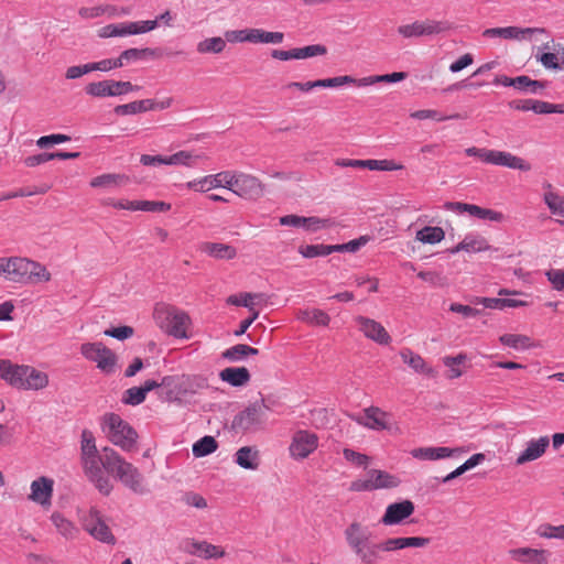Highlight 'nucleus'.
<instances>
[{"instance_id": "nucleus-9", "label": "nucleus", "mask_w": 564, "mask_h": 564, "mask_svg": "<svg viewBox=\"0 0 564 564\" xmlns=\"http://www.w3.org/2000/svg\"><path fill=\"white\" fill-rule=\"evenodd\" d=\"M228 189L246 199H258L263 195L264 185L253 175L230 172Z\"/></svg>"}, {"instance_id": "nucleus-4", "label": "nucleus", "mask_w": 564, "mask_h": 564, "mask_svg": "<svg viewBox=\"0 0 564 564\" xmlns=\"http://www.w3.org/2000/svg\"><path fill=\"white\" fill-rule=\"evenodd\" d=\"M101 430L107 438L122 451H137L138 433L119 414L106 413L101 420Z\"/></svg>"}, {"instance_id": "nucleus-17", "label": "nucleus", "mask_w": 564, "mask_h": 564, "mask_svg": "<svg viewBox=\"0 0 564 564\" xmlns=\"http://www.w3.org/2000/svg\"><path fill=\"white\" fill-rule=\"evenodd\" d=\"M230 185V172L225 171L214 175H207L199 180L189 181L185 184L186 188L195 192L205 193L213 188L225 187L228 189Z\"/></svg>"}, {"instance_id": "nucleus-8", "label": "nucleus", "mask_w": 564, "mask_h": 564, "mask_svg": "<svg viewBox=\"0 0 564 564\" xmlns=\"http://www.w3.org/2000/svg\"><path fill=\"white\" fill-rule=\"evenodd\" d=\"M268 410L270 406L263 399L251 403L234 417L232 429L247 432L261 426L265 421V411Z\"/></svg>"}, {"instance_id": "nucleus-52", "label": "nucleus", "mask_w": 564, "mask_h": 564, "mask_svg": "<svg viewBox=\"0 0 564 564\" xmlns=\"http://www.w3.org/2000/svg\"><path fill=\"white\" fill-rule=\"evenodd\" d=\"M536 533L544 539L564 540V524L552 525L550 523H543L538 528Z\"/></svg>"}, {"instance_id": "nucleus-22", "label": "nucleus", "mask_w": 564, "mask_h": 564, "mask_svg": "<svg viewBox=\"0 0 564 564\" xmlns=\"http://www.w3.org/2000/svg\"><path fill=\"white\" fill-rule=\"evenodd\" d=\"M54 480L42 476L31 482L29 499L41 506L51 505Z\"/></svg>"}, {"instance_id": "nucleus-41", "label": "nucleus", "mask_w": 564, "mask_h": 564, "mask_svg": "<svg viewBox=\"0 0 564 564\" xmlns=\"http://www.w3.org/2000/svg\"><path fill=\"white\" fill-rule=\"evenodd\" d=\"M510 108L520 111H533L539 115H545V110L549 107L546 101L534 100V99H518L509 102Z\"/></svg>"}, {"instance_id": "nucleus-23", "label": "nucleus", "mask_w": 564, "mask_h": 564, "mask_svg": "<svg viewBox=\"0 0 564 564\" xmlns=\"http://www.w3.org/2000/svg\"><path fill=\"white\" fill-rule=\"evenodd\" d=\"M26 366L14 365L9 360H0V377L10 386L24 390Z\"/></svg>"}, {"instance_id": "nucleus-1", "label": "nucleus", "mask_w": 564, "mask_h": 564, "mask_svg": "<svg viewBox=\"0 0 564 564\" xmlns=\"http://www.w3.org/2000/svg\"><path fill=\"white\" fill-rule=\"evenodd\" d=\"M80 438L83 471L101 495L109 496L113 490L109 475L137 495L149 491L143 475L134 465L111 447H104L100 452L97 449L93 432L83 430Z\"/></svg>"}, {"instance_id": "nucleus-20", "label": "nucleus", "mask_w": 564, "mask_h": 564, "mask_svg": "<svg viewBox=\"0 0 564 564\" xmlns=\"http://www.w3.org/2000/svg\"><path fill=\"white\" fill-rule=\"evenodd\" d=\"M170 381L171 377H164L161 383L155 380H147L141 387L129 388L123 393L122 402L129 405H139L145 400L148 392L161 386L169 384Z\"/></svg>"}, {"instance_id": "nucleus-55", "label": "nucleus", "mask_w": 564, "mask_h": 564, "mask_svg": "<svg viewBox=\"0 0 564 564\" xmlns=\"http://www.w3.org/2000/svg\"><path fill=\"white\" fill-rule=\"evenodd\" d=\"M327 53V48L322 44H313L304 47H296L297 59L310 58L314 56L325 55Z\"/></svg>"}, {"instance_id": "nucleus-26", "label": "nucleus", "mask_w": 564, "mask_h": 564, "mask_svg": "<svg viewBox=\"0 0 564 564\" xmlns=\"http://www.w3.org/2000/svg\"><path fill=\"white\" fill-rule=\"evenodd\" d=\"M549 446H550L549 436H541L539 438L530 440L527 443L525 448L517 457L516 464L524 465L529 462H533V460L542 457Z\"/></svg>"}, {"instance_id": "nucleus-62", "label": "nucleus", "mask_w": 564, "mask_h": 564, "mask_svg": "<svg viewBox=\"0 0 564 564\" xmlns=\"http://www.w3.org/2000/svg\"><path fill=\"white\" fill-rule=\"evenodd\" d=\"M343 455L348 462L357 466H367V464L369 463V457L367 455L358 453L350 448H345L343 451Z\"/></svg>"}, {"instance_id": "nucleus-12", "label": "nucleus", "mask_w": 564, "mask_h": 564, "mask_svg": "<svg viewBox=\"0 0 564 564\" xmlns=\"http://www.w3.org/2000/svg\"><path fill=\"white\" fill-rule=\"evenodd\" d=\"M448 29L449 24L447 22L424 20L414 21L411 24L400 25L398 28V33L405 39H410L440 34L442 32L447 31Z\"/></svg>"}, {"instance_id": "nucleus-30", "label": "nucleus", "mask_w": 564, "mask_h": 564, "mask_svg": "<svg viewBox=\"0 0 564 564\" xmlns=\"http://www.w3.org/2000/svg\"><path fill=\"white\" fill-rule=\"evenodd\" d=\"M399 355L402 361L416 373L425 375L430 378H434L436 376L434 368L429 366L421 355L414 352L410 348H402L399 351Z\"/></svg>"}, {"instance_id": "nucleus-33", "label": "nucleus", "mask_w": 564, "mask_h": 564, "mask_svg": "<svg viewBox=\"0 0 564 564\" xmlns=\"http://www.w3.org/2000/svg\"><path fill=\"white\" fill-rule=\"evenodd\" d=\"M200 250L219 260H231L237 256V250L232 246L219 242H204Z\"/></svg>"}, {"instance_id": "nucleus-50", "label": "nucleus", "mask_w": 564, "mask_h": 564, "mask_svg": "<svg viewBox=\"0 0 564 564\" xmlns=\"http://www.w3.org/2000/svg\"><path fill=\"white\" fill-rule=\"evenodd\" d=\"M299 252L304 258L326 257L334 252V245H305L299 247Z\"/></svg>"}, {"instance_id": "nucleus-58", "label": "nucleus", "mask_w": 564, "mask_h": 564, "mask_svg": "<svg viewBox=\"0 0 564 564\" xmlns=\"http://www.w3.org/2000/svg\"><path fill=\"white\" fill-rule=\"evenodd\" d=\"M262 297L261 294L243 293L240 296H230L228 303L237 306H243L253 311V300Z\"/></svg>"}, {"instance_id": "nucleus-37", "label": "nucleus", "mask_w": 564, "mask_h": 564, "mask_svg": "<svg viewBox=\"0 0 564 564\" xmlns=\"http://www.w3.org/2000/svg\"><path fill=\"white\" fill-rule=\"evenodd\" d=\"M25 386L24 390H42L48 384V376L31 366H26L25 369Z\"/></svg>"}, {"instance_id": "nucleus-6", "label": "nucleus", "mask_w": 564, "mask_h": 564, "mask_svg": "<svg viewBox=\"0 0 564 564\" xmlns=\"http://www.w3.org/2000/svg\"><path fill=\"white\" fill-rule=\"evenodd\" d=\"M83 529L95 540L107 545H115L117 539L112 533L106 517L96 507H90L89 510L80 517Z\"/></svg>"}, {"instance_id": "nucleus-13", "label": "nucleus", "mask_w": 564, "mask_h": 564, "mask_svg": "<svg viewBox=\"0 0 564 564\" xmlns=\"http://www.w3.org/2000/svg\"><path fill=\"white\" fill-rule=\"evenodd\" d=\"M158 21H138L124 22L117 24H108L100 29V37L124 36L132 34H141L154 30Z\"/></svg>"}, {"instance_id": "nucleus-51", "label": "nucleus", "mask_w": 564, "mask_h": 564, "mask_svg": "<svg viewBox=\"0 0 564 564\" xmlns=\"http://www.w3.org/2000/svg\"><path fill=\"white\" fill-rule=\"evenodd\" d=\"M104 206H110L116 209H124L130 212L140 210L141 200L115 199L111 197L101 200Z\"/></svg>"}, {"instance_id": "nucleus-14", "label": "nucleus", "mask_w": 564, "mask_h": 564, "mask_svg": "<svg viewBox=\"0 0 564 564\" xmlns=\"http://www.w3.org/2000/svg\"><path fill=\"white\" fill-rule=\"evenodd\" d=\"M318 446V437L315 433L300 430L292 437L289 451L294 459H304Z\"/></svg>"}, {"instance_id": "nucleus-44", "label": "nucleus", "mask_w": 564, "mask_h": 564, "mask_svg": "<svg viewBox=\"0 0 564 564\" xmlns=\"http://www.w3.org/2000/svg\"><path fill=\"white\" fill-rule=\"evenodd\" d=\"M499 340L502 345L516 350H525L532 346L531 338L527 335L505 334Z\"/></svg>"}, {"instance_id": "nucleus-2", "label": "nucleus", "mask_w": 564, "mask_h": 564, "mask_svg": "<svg viewBox=\"0 0 564 564\" xmlns=\"http://www.w3.org/2000/svg\"><path fill=\"white\" fill-rule=\"evenodd\" d=\"M348 546L361 564H378L382 561L381 552H394L405 547H424L430 543L429 538L400 536L389 538L379 543L370 541L371 533L359 522L350 523L344 531Z\"/></svg>"}, {"instance_id": "nucleus-15", "label": "nucleus", "mask_w": 564, "mask_h": 564, "mask_svg": "<svg viewBox=\"0 0 564 564\" xmlns=\"http://www.w3.org/2000/svg\"><path fill=\"white\" fill-rule=\"evenodd\" d=\"M414 510L415 506L409 499L390 503L386 508V511L382 518L380 519V523L387 527L398 525L402 523L405 519L411 517Z\"/></svg>"}, {"instance_id": "nucleus-49", "label": "nucleus", "mask_w": 564, "mask_h": 564, "mask_svg": "<svg viewBox=\"0 0 564 564\" xmlns=\"http://www.w3.org/2000/svg\"><path fill=\"white\" fill-rule=\"evenodd\" d=\"M336 225L333 218H322L317 216L305 217L304 230L311 234L329 229Z\"/></svg>"}, {"instance_id": "nucleus-27", "label": "nucleus", "mask_w": 564, "mask_h": 564, "mask_svg": "<svg viewBox=\"0 0 564 564\" xmlns=\"http://www.w3.org/2000/svg\"><path fill=\"white\" fill-rule=\"evenodd\" d=\"M390 414L382 411L379 408L370 406L365 410L364 415L360 416L357 421L359 424L375 430V431H383L390 430Z\"/></svg>"}, {"instance_id": "nucleus-39", "label": "nucleus", "mask_w": 564, "mask_h": 564, "mask_svg": "<svg viewBox=\"0 0 564 564\" xmlns=\"http://www.w3.org/2000/svg\"><path fill=\"white\" fill-rule=\"evenodd\" d=\"M297 318L304 323L317 326H327L330 322L329 315L319 308L302 310L297 313Z\"/></svg>"}, {"instance_id": "nucleus-38", "label": "nucleus", "mask_w": 564, "mask_h": 564, "mask_svg": "<svg viewBox=\"0 0 564 564\" xmlns=\"http://www.w3.org/2000/svg\"><path fill=\"white\" fill-rule=\"evenodd\" d=\"M129 177L124 174L108 173L94 177L90 181L91 187L111 188L127 184Z\"/></svg>"}, {"instance_id": "nucleus-11", "label": "nucleus", "mask_w": 564, "mask_h": 564, "mask_svg": "<svg viewBox=\"0 0 564 564\" xmlns=\"http://www.w3.org/2000/svg\"><path fill=\"white\" fill-rule=\"evenodd\" d=\"M139 86H134L130 82L105 79L89 83L85 87V93L91 97L105 98L126 95L139 90Z\"/></svg>"}, {"instance_id": "nucleus-45", "label": "nucleus", "mask_w": 564, "mask_h": 564, "mask_svg": "<svg viewBox=\"0 0 564 564\" xmlns=\"http://www.w3.org/2000/svg\"><path fill=\"white\" fill-rule=\"evenodd\" d=\"M200 158L202 155L199 154H194L193 152L183 150L166 156V165H183L193 167L196 165V161Z\"/></svg>"}, {"instance_id": "nucleus-56", "label": "nucleus", "mask_w": 564, "mask_h": 564, "mask_svg": "<svg viewBox=\"0 0 564 564\" xmlns=\"http://www.w3.org/2000/svg\"><path fill=\"white\" fill-rule=\"evenodd\" d=\"M547 281L551 283L552 289L558 292H564V270L550 269L545 272Z\"/></svg>"}, {"instance_id": "nucleus-18", "label": "nucleus", "mask_w": 564, "mask_h": 564, "mask_svg": "<svg viewBox=\"0 0 564 564\" xmlns=\"http://www.w3.org/2000/svg\"><path fill=\"white\" fill-rule=\"evenodd\" d=\"M544 29L540 28H519V26H506V28H491L486 29L482 32L484 37L494 39L501 37L505 40H523L533 33H543Z\"/></svg>"}, {"instance_id": "nucleus-21", "label": "nucleus", "mask_w": 564, "mask_h": 564, "mask_svg": "<svg viewBox=\"0 0 564 564\" xmlns=\"http://www.w3.org/2000/svg\"><path fill=\"white\" fill-rule=\"evenodd\" d=\"M510 556L523 564H549L552 553L544 549L518 547L509 551Z\"/></svg>"}, {"instance_id": "nucleus-43", "label": "nucleus", "mask_w": 564, "mask_h": 564, "mask_svg": "<svg viewBox=\"0 0 564 564\" xmlns=\"http://www.w3.org/2000/svg\"><path fill=\"white\" fill-rule=\"evenodd\" d=\"M445 238V232L441 227L426 226L416 232L415 239L422 243L435 245Z\"/></svg>"}, {"instance_id": "nucleus-31", "label": "nucleus", "mask_w": 564, "mask_h": 564, "mask_svg": "<svg viewBox=\"0 0 564 564\" xmlns=\"http://www.w3.org/2000/svg\"><path fill=\"white\" fill-rule=\"evenodd\" d=\"M221 381L232 387H243L250 381V372L245 367H228L219 372Z\"/></svg>"}, {"instance_id": "nucleus-61", "label": "nucleus", "mask_w": 564, "mask_h": 564, "mask_svg": "<svg viewBox=\"0 0 564 564\" xmlns=\"http://www.w3.org/2000/svg\"><path fill=\"white\" fill-rule=\"evenodd\" d=\"M134 330L131 326H119L108 328L104 332L106 336L113 337L119 340H124L130 338L133 335Z\"/></svg>"}, {"instance_id": "nucleus-28", "label": "nucleus", "mask_w": 564, "mask_h": 564, "mask_svg": "<svg viewBox=\"0 0 564 564\" xmlns=\"http://www.w3.org/2000/svg\"><path fill=\"white\" fill-rule=\"evenodd\" d=\"M488 164L506 166L513 170L530 171L531 165L520 156L510 152L492 150Z\"/></svg>"}, {"instance_id": "nucleus-24", "label": "nucleus", "mask_w": 564, "mask_h": 564, "mask_svg": "<svg viewBox=\"0 0 564 564\" xmlns=\"http://www.w3.org/2000/svg\"><path fill=\"white\" fill-rule=\"evenodd\" d=\"M465 451L460 447H419L411 451L412 457L421 460H438L449 457H455L463 454Z\"/></svg>"}, {"instance_id": "nucleus-10", "label": "nucleus", "mask_w": 564, "mask_h": 564, "mask_svg": "<svg viewBox=\"0 0 564 564\" xmlns=\"http://www.w3.org/2000/svg\"><path fill=\"white\" fill-rule=\"evenodd\" d=\"M82 355L97 364V368L105 373L115 371L117 357L115 352L102 343H85L80 346Z\"/></svg>"}, {"instance_id": "nucleus-48", "label": "nucleus", "mask_w": 564, "mask_h": 564, "mask_svg": "<svg viewBox=\"0 0 564 564\" xmlns=\"http://www.w3.org/2000/svg\"><path fill=\"white\" fill-rule=\"evenodd\" d=\"M217 447V441L213 436L206 435L194 443L192 451L195 457H204L214 453Z\"/></svg>"}, {"instance_id": "nucleus-64", "label": "nucleus", "mask_w": 564, "mask_h": 564, "mask_svg": "<svg viewBox=\"0 0 564 564\" xmlns=\"http://www.w3.org/2000/svg\"><path fill=\"white\" fill-rule=\"evenodd\" d=\"M183 501L191 507H195L197 509H205L207 508V501L206 499L196 492H186L183 497Z\"/></svg>"}, {"instance_id": "nucleus-35", "label": "nucleus", "mask_w": 564, "mask_h": 564, "mask_svg": "<svg viewBox=\"0 0 564 564\" xmlns=\"http://www.w3.org/2000/svg\"><path fill=\"white\" fill-rule=\"evenodd\" d=\"M189 552L191 554L205 560L223 557L225 555V551L220 546L210 544L206 541L192 542Z\"/></svg>"}, {"instance_id": "nucleus-19", "label": "nucleus", "mask_w": 564, "mask_h": 564, "mask_svg": "<svg viewBox=\"0 0 564 564\" xmlns=\"http://www.w3.org/2000/svg\"><path fill=\"white\" fill-rule=\"evenodd\" d=\"M335 164L340 167L369 169L371 171H395L402 167L389 160L337 159Z\"/></svg>"}, {"instance_id": "nucleus-16", "label": "nucleus", "mask_w": 564, "mask_h": 564, "mask_svg": "<svg viewBox=\"0 0 564 564\" xmlns=\"http://www.w3.org/2000/svg\"><path fill=\"white\" fill-rule=\"evenodd\" d=\"M359 330L368 338L379 345H389L391 336L386 328L377 321L365 316L356 317Z\"/></svg>"}, {"instance_id": "nucleus-7", "label": "nucleus", "mask_w": 564, "mask_h": 564, "mask_svg": "<svg viewBox=\"0 0 564 564\" xmlns=\"http://www.w3.org/2000/svg\"><path fill=\"white\" fill-rule=\"evenodd\" d=\"M401 484L399 477L384 470L371 469L365 478L356 479L350 484L351 491H372L378 489L395 488Z\"/></svg>"}, {"instance_id": "nucleus-36", "label": "nucleus", "mask_w": 564, "mask_h": 564, "mask_svg": "<svg viewBox=\"0 0 564 564\" xmlns=\"http://www.w3.org/2000/svg\"><path fill=\"white\" fill-rule=\"evenodd\" d=\"M259 354L257 348H253L246 344H237L224 350L221 357L230 362H238L245 360L249 356H256Z\"/></svg>"}, {"instance_id": "nucleus-3", "label": "nucleus", "mask_w": 564, "mask_h": 564, "mask_svg": "<svg viewBox=\"0 0 564 564\" xmlns=\"http://www.w3.org/2000/svg\"><path fill=\"white\" fill-rule=\"evenodd\" d=\"M0 275L20 284H35L51 280V273L45 265L22 257L0 258Z\"/></svg>"}, {"instance_id": "nucleus-40", "label": "nucleus", "mask_w": 564, "mask_h": 564, "mask_svg": "<svg viewBox=\"0 0 564 564\" xmlns=\"http://www.w3.org/2000/svg\"><path fill=\"white\" fill-rule=\"evenodd\" d=\"M408 74L404 72L367 76L358 79V87L371 86L378 83H399L404 80Z\"/></svg>"}, {"instance_id": "nucleus-32", "label": "nucleus", "mask_w": 564, "mask_h": 564, "mask_svg": "<svg viewBox=\"0 0 564 564\" xmlns=\"http://www.w3.org/2000/svg\"><path fill=\"white\" fill-rule=\"evenodd\" d=\"M235 462L241 468L256 470L260 464L259 451L252 446L240 447L235 455Z\"/></svg>"}, {"instance_id": "nucleus-46", "label": "nucleus", "mask_w": 564, "mask_h": 564, "mask_svg": "<svg viewBox=\"0 0 564 564\" xmlns=\"http://www.w3.org/2000/svg\"><path fill=\"white\" fill-rule=\"evenodd\" d=\"M545 87H546L545 82L531 79L527 75H521V76L517 77V88L516 89H518L519 91L538 95V94H541Z\"/></svg>"}, {"instance_id": "nucleus-5", "label": "nucleus", "mask_w": 564, "mask_h": 564, "mask_svg": "<svg viewBox=\"0 0 564 564\" xmlns=\"http://www.w3.org/2000/svg\"><path fill=\"white\" fill-rule=\"evenodd\" d=\"M154 317L159 326L175 338H187V327L191 323L188 314L174 306H158Z\"/></svg>"}, {"instance_id": "nucleus-42", "label": "nucleus", "mask_w": 564, "mask_h": 564, "mask_svg": "<svg viewBox=\"0 0 564 564\" xmlns=\"http://www.w3.org/2000/svg\"><path fill=\"white\" fill-rule=\"evenodd\" d=\"M226 47V40L220 36L205 39L197 43L196 51L199 54H219Z\"/></svg>"}, {"instance_id": "nucleus-60", "label": "nucleus", "mask_w": 564, "mask_h": 564, "mask_svg": "<svg viewBox=\"0 0 564 564\" xmlns=\"http://www.w3.org/2000/svg\"><path fill=\"white\" fill-rule=\"evenodd\" d=\"M70 140V137L66 134H50V135H43L36 141V145L39 148H47L53 144H58L63 142H67Z\"/></svg>"}, {"instance_id": "nucleus-25", "label": "nucleus", "mask_w": 564, "mask_h": 564, "mask_svg": "<svg viewBox=\"0 0 564 564\" xmlns=\"http://www.w3.org/2000/svg\"><path fill=\"white\" fill-rule=\"evenodd\" d=\"M489 250H492V247L484 236L478 232H469L458 245L451 248L448 251L449 253L455 254L460 251L476 253Z\"/></svg>"}, {"instance_id": "nucleus-47", "label": "nucleus", "mask_w": 564, "mask_h": 564, "mask_svg": "<svg viewBox=\"0 0 564 564\" xmlns=\"http://www.w3.org/2000/svg\"><path fill=\"white\" fill-rule=\"evenodd\" d=\"M284 40L282 32H269L262 29H251V43L280 44Z\"/></svg>"}, {"instance_id": "nucleus-63", "label": "nucleus", "mask_w": 564, "mask_h": 564, "mask_svg": "<svg viewBox=\"0 0 564 564\" xmlns=\"http://www.w3.org/2000/svg\"><path fill=\"white\" fill-rule=\"evenodd\" d=\"M113 111L116 115H119V116H128V115H135V113L142 112L141 105H140L139 100H135V101H132L129 104H124V105H119V106L115 107Z\"/></svg>"}, {"instance_id": "nucleus-57", "label": "nucleus", "mask_w": 564, "mask_h": 564, "mask_svg": "<svg viewBox=\"0 0 564 564\" xmlns=\"http://www.w3.org/2000/svg\"><path fill=\"white\" fill-rule=\"evenodd\" d=\"M181 387H184L185 393H196L197 390L206 387V381L198 377H183Z\"/></svg>"}, {"instance_id": "nucleus-59", "label": "nucleus", "mask_w": 564, "mask_h": 564, "mask_svg": "<svg viewBox=\"0 0 564 564\" xmlns=\"http://www.w3.org/2000/svg\"><path fill=\"white\" fill-rule=\"evenodd\" d=\"M171 209V204L155 200H141L140 210L150 213H162Z\"/></svg>"}, {"instance_id": "nucleus-54", "label": "nucleus", "mask_w": 564, "mask_h": 564, "mask_svg": "<svg viewBox=\"0 0 564 564\" xmlns=\"http://www.w3.org/2000/svg\"><path fill=\"white\" fill-rule=\"evenodd\" d=\"M466 359V356L463 354H459L457 356H446L443 358L444 365L449 368L448 378L449 379H456L459 378L463 372L459 368H457L458 365L463 364Z\"/></svg>"}, {"instance_id": "nucleus-34", "label": "nucleus", "mask_w": 564, "mask_h": 564, "mask_svg": "<svg viewBox=\"0 0 564 564\" xmlns=\"http://www.w3.org/2000/svg\"><path fill=\"white\" fill-rule=\"evenodd\" d=\"M51 521L57 532L66 540H74L79 534V529L59 512H53Z\"/></svg>"}, {"instance_id": "nucleus-53", "label": "nucleus", "mask_w": 564, "mask_h": 564, "mask_svg": "<svg viewBox=\"0 0 564 564\" xmlns=\"http://www.w3.org/2000/svg\"><path fill=\"white\" fill-rule=\"evenodd\" d=\"M411 118L417 119V120H424V119H434L437 121H445V120H452V119H458L459 115H451V116H442L437 110L433 109H422L416 110L410 115Z\"/></svg>"}, {"instance_id": "nucleus-29", "label": "nucleus", "mask_w": 564, "mask_h": 564, "mask_svg": "<svg viewBox=\"0 0 564 564\" xmlns=\"http://www.w3.org/2000/svg\"><path fill=\"white\" fill-rule=\"evenodd\" d=\"M543 202L547 206L550 213L556 217L555 221L564 226V195L553 189L552 184H544Z\"/></svg>"}]
</instances>
